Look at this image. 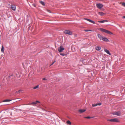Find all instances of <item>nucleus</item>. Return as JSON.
Returning a JSON list of instances; mask_svg holds the SVG:
<instances>
[{
	"label": "nucleus",
	"mask_w": 125,
	"mask_h": 125,
	"mask_svg": "<svg viewBox=\"0 0 125 125\" xmlns=\"http://www.w3.org/2000/svg\"><path fill=\"white\" fill-rule=\"evenodd\" d=\"M99 30L102 32H104L105 33L109 34V31L107 30H106L103 28H100L99 29Z\"/></svg>",
	"instance_id": "f257e3e1"
},
{
	"label": "nucleus",
	"mask_w": 125,
	"mask_h": 125,
	"mask_svg": "<svg viewBox=\"0 0 125 125\" xmlns=\"http://www.w3.org/2000/svg\"><path fill=\"white\" fill-rule=\"evenodd\" d=\"M64 33L65 34H68L69 35H71L72 34V32L68 30H66L64 31Z\"/></svg>",
	"instance_id": "f03ea898"
},
{
	"label": "nucleus",
	"mask_w": 125,
	"mask_h": 125,
	"mask_svg": "<svg viewBox=\"0 0 125 125\" xmlns=\"http://www.w3.org/2000/svg\"><path fill=\"white\" fill-rule=\"evenodd\" d=\"M110 121L116 122H119L118 119L117 118H115L110 119Z\"/></svg>",
	"instance_id": "7ed1b4c3"
},
{
	"label": "nucleus",
	"mask_w": 125,
	"mask_h": 125,
	"mask_svg": "<svg viewBox=\"0 0 125 125\" xmlns=\"http://www.w3.org/2000/svg\"><path fill=\"white\" fill-rule=\"evenodd\" d=\"M64 49L63 48L62 45H61L60 47L58 49V51L60 52H62L64 50Z\"/></svg>",
	"instance_id": "20e7f679"
},
{
	"label": "nucleus",
	"mask_w": 125,
	"mask_h": 125,
	"mask_svg": "<svg viewBox=\"0 0 125 125\" xmlns=\"http://www.w3.org/2000/svg\"><path fill=\"white\" fill-rule=\"evenodd\" d=\"M97 7L99 9L101 8L103 6V5L102 4L99 3L96 4Z\"/></svg>",
	"instance_id": "39448f33"
},
{
	"label": "nucleus",
	"mask_w": 125,
	"mask_h": 125,
	"mask_svg": "<svg viewBox=\"0 0 125 125\" xmlns=\"http://www.w3.org/2000/svg\"><path fill=\"white\" fill-rule=\"evenodd\" d=\"M121 114V112L119 111L115 112L113 114L114 115H115L118 116H120Z\"/></svg>",
	"instance_id": "423d86ee"
},
{
	"label": "nucleus",
	"mask_w": 125,
	"mask_h": 125,
	"mask_svg": "<svg viewBox=\"0 0 125 125\" xmlns=\"http://www.w3.org/2000/svg\"><path fill=\"white\" fill-rule=\"evenodd\" d=\"M85 19L87 20V21L90 22H91V23H93L94 24H95V22L94 21H93L90 19H87V18Z\"/></svg>",
	"instance_id": "0eeeda50"
},
{
	"label": "nucleus",
	"mask_w": 125,
	"mask_h": 125,
	"mask_svg": "<svg viewBox=\"0 0 125 125\" xmlns=\"http://www.w3.org/2000/svg\"><path fill=\"white\" fill-rule=\"evenodd\" d=\"M11 8L14 11H15L16 10V6L14 5H12Z\"/></svg>",
	"instance_id": "6e6552de"
},
{
	"label": "nucleus",
	"mask_w": 125,
	"mask_h": 125,
	"mask_svg": "<svg viewBox=\"0 0 125 125\" xmlns=\"http://www.w3.org/2000/svg\"><path fill=\"white\" fill-rule=\"evenodd\" d=\"M102 39L103 41H104L106 42H107L109 41L108 40L107 38H106L105 37H103Z\"/></svg>",
	"instance_id": "1a4fd4ad"
},
{
	"label": "nucleus",
	"mask_w": 125,
	"mask_h": 125,
	"mask_svg": "<svg viewBox=\"0 0 125 125\" xmlns=\"http://www.w3.org/2000/svg\"><path fill=\"white\" fill-rule=\"evenodd\" d=\"M86 111L85 109H80L78 111L80 113H83Z\"/></svg>",
	"instance_id": "9d476101"
},
{
	"label": "nucleus",
	"mask_w": 125,
	"mask_h": 125,
	"mask_svg": "<svg viewBox=\"0 0 125 125\" xmlns=\"http://www.w3.org/2000/svg\"><path fill=\"white\" fill-rule=\"evenodd\" d=\"M104 52L107 53L109 55V51L108 50L106 49H104Z\"/></svg>",
	"instance_id": "9b49d317"
},
{
	"label": "nucleus",
	"mask_w": 125,
	"mask_h": 125,
	"mask_svg": "<svg viewBox=\"0 0 125 125\" xmlns=\"http://www.w3.org/2000/svg\"><path fill=\"white\" fill-rule=\"evenodd\" d=\"M95 49L97 51H99L101 50V48L99 46H97L95 47Z\"/></svg>",
	"instance_id": "f8f14e48"
},
{
	"label": "nucleus",
	"mask_w": 125,
	"mask_h": 125,
	"mask_svg": "<svg viewBox=\"0 0 125 125\" xmlns=\"http://www.w3.org/2000/svg\"><path fill=\"white\" fill-rule=\"evenodd\" d=\"M97 36H98V37L100 38V39H101L102 38H103V37L100 34H97Z\"/></svg>",
	"instance_id": "ddd939ff"
},
{
	"label": "nucleus",
	"mask_w": 125,
	"mask_h": 125,
	"mask_svg": "<svg viewBox=\"0 0 125 125\" xmlns=\"http://www.w3.org/2000/svg\"><path fill=\"white\" fill-rule=\"evenodd\" d=\"M1 51L2 52H4V47L3 45L1 47Z\"/></svg>",
	"instance_id": "4468645a"
},
{
	"label": "nucleus",
	"mask_w": 125,
	"mask_h": 125,
	"mask_svg": "<svg viewBox=\"0 0 125 125\" xmlns=\"http://www.w3.org/2000/svg\"><path fill=\"white\" fill-rule=\"evenodd\" d=\"M40 3L43 6H45V4L44 2L42 1H40Z\"/></svg>",
	"instance_id": "2eb2a0df"
},
{
	"label": "nucleus",
	"mask_w": 125,
	"mask_h": 125,
	"mask_svg": "<svg viewBox=\"0 0 125 125\" xmlns=\"http://www.w3.org/2000/svg\"><path fill=\"white\" fill-rule=\"evenodd\" d=\"M98 13L101 16H103L104 14V13L102 12H99Z\"/></svg>",
	"instance_id": "dca6fc26"
},
{
	"label": "nucleus",
	"mask_w": 125,
	"mask_h": 125,
	"mask_svg": "<svg viewBox=\"0 0 125 125\" xmlns=\"http://www.w3.org/2000/svg\"><path fill=\"white\" fill-rule=\"evenodd\" d=\"M11 101V100L6 99L3 101V102H7L10 101Z\"/></svg>",
	"instance_id": "f3484780"
},
{
	"label": "nucleus",
	"mask_w": 125,
	"mask_h": 125,
	"mask_svg": "<svg viewBox=\"0 0 125 125\" xmlns=\"http://www.w3.org/2000/svg\"><path fill=\"white\" fill-rule=\"evenodd\" d=\"M107 21L106 20H104L102 21H98V22H100V23H103L104 22H105V21Z\"/></svg>",
	"instance_id": "a211bd4d"
},
{
	"label": "nucleus",
	"mask_w": 125,
	"mask_h": 125,
	"mask_svg": "<svg viewBox=\"0 0 125 125\" xmlns=\"http://www.w3.org/2000/svg\"><path fill=\"white\" fill-rule=\"evenodd\" d=\"M94 117H91L90 116H87V117H84V118H87V119H89L90 118H92Z\"/></svg>",
	"instance_id": "6ab92c4d"
},
{
	"label": "nucleus",
	"mask_w": 125,
	"mask_h": 125,
	"mask_svg": "<svg viewBox=\"0 0 125 125\" xmlns=\"http://www.w3.org/2000/svg\"><path fill=\"white\" fill-rule=\"evenodd\" d=\"M67 124L69 125H71V122L69 120L67 121Z\"/></svg>",
	"instance_id": "aec40b11"
},
{
	"label": "nucleus",
	"mask_w": 125,
	"mask_h": 125,
	"mask_svg": "<svg viewBox=\"0 0 125 125\" xmlns=\"http://www.w3.org/2000/svg\"><path fill=\"white\" fill-rule=\"evenodd\" d=\"M22 91V90H20L18 91H16L15 92V93H20Z\"/></svg>",
	"instance_id": "412c9836"
},
{
	"label": "nucleus",
	"mask_w": 125,
	"mask_h": 125,
	"mask_svg": "<svg viewBox=\"0 0 125 125\" xmlns=\"http://www.w3.org/2000/svg\"><path fill=\"white\" fill-rule=\"evenodd\" d=\"M36 104V102H33L31 103V104L32 105H34Z\"/></svg>",
	"instance_id": "4be33fe9"
},
{
	"label": "nucleus",
	"mask_w": 125,
	"mask_h": 125,
	"mask_svg": "<svg viewBox=\"0 0 125 125\" xmlns=\"http://www.w3.org/2000/svg\"><path fill=\"white\" fill-rule=\"evenodd\" d=\"M39 86V85H37L36 86L34 87L33 88L34 89H36V88H38Z\"/></svg>",
	"instance_id": "5701e85b"
},
{
	"label": "nucleus",
	"mask_w": 125,
	"mask_h": 125,
	"mask_svg": "<svg viewBox=\"0 0 125 125\" xmlns=\"http://www.w3.org/2000/svg\"><path fill=\"white\" fill-rule=\"evenodd\" d=\"M84 31L85 32H87L88 31H92L90 30H84Z\"/></svg>",
	"instance_id": "b1692460"
},
{
	"label": "nucleus",
	"mask_w": 125,
	"mask_h": 125,
	"mask_svg": "<svg viewBox=\"0 0 125 125\" xmlns=\"http://www.w3.org/2000/svg\"><path fill=\"white\" fill-rule=\"evenodd\" d=\"M55 62V61H54L53 62L52 61V64H51L50 65V66H51V65H52Z\"/></svg>",
	"instance_id": "393cba45"
},
{
	"label": "nucleus",
	"mask_w": 125,
	"mask_h": 125,
	"mask_svg": "<svg viewBox=\"0 0 125 125\" xmlns=\"http://www.w3.org/2000/svg\"><path fill=\"white\" fill-rule=\"evenodd\" d=\"M97 105V104H92V106L93 107H95Z\"/></svg>",
	"instance_id": "a878e982"
},
{
	"label": "nucleus",
	"mask_w": 125,
	"mask_h": 125,
	"mask_svg": "<svg viewBox=\"0 0 125 125\" xmlns=\"http://www.w3.org/2000/svg\"><path fill=\"white\" fill-rule=\"evenodd\" d=\"M60 54L62 56H64L66 55V54H64L63 53H60Z\"/></svg>",
	"instance_id": "bb28decb"
},
{
	"label": "nucleus",
	"mask_w": 125,
	"mask_h": 125,
	"mask_svg": "<svg viewBox=\"0 0 125 125\" xmlns=\"http://www.w3.org/2000/svg\"><path fill=\"white\" fill-rule=\"evenodd\" d=\"M97 104V105H100L101 104V103H98L96 104Z\"/></svg>",
	"instance_id": "cd10ccee"
},
{
	"label": "nucleus",
	"mask_w": 125,
	"mask_h": 125,
	"mask_svg": "<svg viewBox=\"0 0 125 125\" xmlns=\"http://www.w3.org/2000/svg\"><path fill=\"white\" fill-rule=\"evenodd\" d=\"M32 5L35 7H36V5L35 4H32Z\"/></svg>",
	"instance_id": "c85d7f7f"
},
{
	"label": "nucleus",
	"mask_w": 125,
	"mask_h": 125,
	"mask_svg": "<svg viewBox=\"0 0 125 125\" xmlns=\"http://www.w3.org/2000/svg\"><path fill=\"white\" fill-rule=\"evenodd\" d=\"M122 4L123 6L125 7V3H123Z\"/></svg>",
	"instance_id": "c756f323"
},
{
	"label": "nucleus",
	"mask_w": 125,
	"mask_h": 125,
	"mask_svg": "<svg viewBox=\"0 0 125 125\" xmlns=\"http://www.w3.org/2000/svg\"><path fill=\"white\" fill-rule=\"evenodd\" d=\"M36 102V104L37 103H40V102L39 101H36V102Z\"/></svg>",
	"instance_id": "7c9ffc66"
},
{
	"label": "nucleus",
	"mask_w": 125,
	"mask_h": 125,
	"mask_svg": "<svg viewBox=\"0 0 125 125\" xmlns=\"http://www.w3.org/2000/svg\"><path fill=\"white\" fill-rule=\"evenodd\" d=\"M47 11H48V12H49L50 13H51L50 10H47Z\"/></svg>",
	"instance_id": "2f4dec72"
},
{
	"label": "nucleus",
	"mask_w": 125,
	"mask_h": 125,
	"mask_svg": "<svg viewBox=\"0 0 125 125\" xmlns=\"http://www.w3.org/2000/svg\"><path fill=\"white\" fill-rule=\"evenodd\" d=\"M43 80H46V79L45 78H43Z\"/></svg>",
	"instance_id": "473e14b6"
},
{
	"label": "nucleus",
	"mask_w": 125,
	"mask_h": 125,
	"mask_svg": "<svg viewBox=\"0 0 125 125\" xmlns=\"http://www.w3.org/2000/svg\"><path fill=\"white\" fill-rule=\"evenodd\" d=\"M122 18L123 19H125V16H123L122 17Z\"/></svg>",
	"instance_id": "72a5a7b5"
},
{
	"label": "nucleus",
	"mask_w": 125,
	"mask_h": 125,
	"mask_svg": "<svg viewBox=\"0 0 125 125\" xmlns=\"http://www.w3.org/2000/svg\"><path fill=\"white\" fill-rule=\"evenodd\" d=\"M112 33L111 32H110V35H111V34H112Z\"/></svg>",
	"instance_id": "f704fd0d"
},
{
	"label": "nucleus",
	"mask_w": 125,
	"mask_h": 125,
	"mask_svg": "<svg viewBox=\"0 0 125 125\" xmlns=\"http://www.w3.org/2000/svg\"><path fill=\"white\" fill-rule=\"evenodd\" d=\"M108 120V121H109V119H108V120Z\"/></svg>",
	"instance_id": "c9c22d12"
},
{
	"label": "nucleus",
	"mask_w": 125,
	"mask_h": 125,
	"mask_svg": "<svg viewBox=\"0 0 125 125\" xmlns=\"http://www.w3.org/2000/svg\"><path fill=\"white\" fill-rule=\"evenodd\" d=\"M110 55H111V53H110Z\"/></svg>",
	"instance_id": "e433bc0d"
},
{
	"label": "nucleus",
	"mask_w": 125,
	"mask_h": 125,
	"mask_svg": "<svg viewBox=\"0 0 125 125\" xmlns=\"http://www.w3.org/2000/svg\"><path fill=\"white\" fill-rule=\"evenodd\" d=\"M20 111H21V109H20Z\"/></svg>",
	"instance_id": "4c0bfd02"
}]
</instances>
